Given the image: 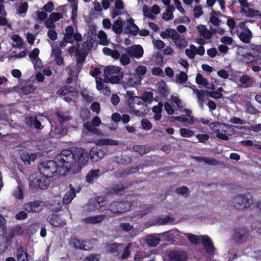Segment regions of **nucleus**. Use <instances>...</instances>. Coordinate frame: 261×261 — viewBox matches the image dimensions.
Listing matches in <instances>:
<instances>
[{
	"label": "nucleus",
	"instance_id": "f257e3e1",
	"mask_svg": "<svg viewBox=\"0 0 261 261\" xmlns=\"http://www.w3.org/2000/svg\"><path fill=\"white\" fill-rule=\"evenodd\" d=\"M56 160L60 164L61 175L65 176L66 173L69 172L76 165V159L75 155V149L72 152L69 150H63L58 154Z\"/></svg>",
	"mask_w": 261,
	"mask_h": 261
},
{
	"label": "nucleus",
	"instance_id": "f03ea898",
	"mask_svg": "<svg viewBox=\"0 0 261 261\" xmlns=\"http://www.w3.org/2000/svg\"><path fill=\"white\" fill-rule=\"evenodd\" d=\"M40 173L47 177L53 176H61L60 174V166L53 160H46L40 164L38 166Z\"/></svg>",
	"mask_w": 261,
	"mask_h": 261
},
{
	"label": "nucleus",
	"instance_id": "7ed1b4c3",
	"mask_svg": "<svg viewBox=\"0 0 261 261\" xmlns=\"http://www.w3.org/2000/svg\"><path fill=\"white\" fill-rule=\"evenodd\" d=\"M105 78L108 79L112 84H118L124 76V72L121 71L120 67L114 66H107L104 70Z\"/></svg>",
	"mask_w": 261,
	"mask_h": 261
},
{
	"label": "nucleus",
	"instance_id": "20e7f679",
	"mask_svg": "<svg viewBox=\"0 0 261 261\" xmlns=\"http://www.w3.org/2000/svg\"><path fill=\"white\" fill-rule=\"evenodd\" d=\"M234 206L237 210L249 207L253 202V196L249 192L238 194L233 199Z\"/></svg>",
	"mask_w": 261,
	"mask_h": 261
},
{
	"label": "nucleus",
	"instance_id": "39448f33",
	"mask_svg": "<svg viewBox=\"0 0 261 261\" xmlns=\"http://www.w3.org/2000/svg\"><path fill=\"white\" fill-rule=\"evenodd\" d=\"M132 204L128 201H115L109 205V210L114 213H122L128 211Z\"/></svg>",
	"mask_w": 261,
	"mask_h": 261
},
{
	"label": "nucleus",
	"instance_id": "423d86ee",
	"mask_svg": "<svg viewBox=\"0 0 261 261\" xmlns=\"http://www.w3.org/2000/svg\"><path fill=\"white\" fill-rule=\"evenodd\" d=\"M44 207V204L42 201L35 200L25 202L23 208L28 213H38L41 212Z\"/></svg>",
	"mask_w": 261,
	"mask_h": 261
},
{
	"label": "nucleus",
	"instance_id": "0eeeda50",
	"mask_svg": "<svg viewBox=\"0 0 261 261\" xmlns=\"http://www.w3.org/2000/svg\"><path fill=\"white\" fill-rule=\"evenodd\" d=\"M49 178L44 175L39 178H36L30 181V187L32 190L36 189L46 190L50 185V181Z\"/></svg>",
	"mask_w": 261,
	"mask_h": 261
},
{
	"label": "nucleus",
	"instance_id": "6e6552de",
	"mask_svg": "<svg viewBox=\"0 0 261 261\" xmlns=\"http://www.w3.org/2000/svg\"><path fill=\"white\" fill-rule=\"evenodd\" d=\"M63 39H66L70 43H73L74 41L80 42L82 39L81 34L76 32L74 33V28L72 25H68L65 29V33Z\"/></svg>",
	"mask_w": 261,
	"mask_h": 261
},
{
	"label": "nucleus",
	"instance_id": "1a4fd4ad",
	"mask_svg": "<svg viewBox=\"0 0 261 261\" xmlns=\"http://www.w3.org/2000/svg\"><path fill=\"white\" fill-rule=\"evenodd\" d=\"M76 164L79 167H82L86 165L90 157L89 152L82 148H75Z\"/></svg>",
	"mask_w": 261,
	"mask_h": 261
},
{
	"label": "nucleus",
	"instance_id": "9d476101",
	"mask_svg": "<svg viewBox=\"0 0 261 261\" xmlns=\"http://www.w3.org/2000/svg\"><path fill=\"white\" fill-rule=\"evenodd\" d=\"M222 125L220 122H214L209 124L210 128L216 134V137L221 140L227 141L229 139L228 136L225 133L220 132L221 127Z\"/></svg>",
	"mask_w": 261,
	"mask_h": 261
},
{
	"label": "nucleus",
	"instance_id": "9b49d317",
	"mask_svg": "<svg viewBox=\"0 0 261 261\" xmlns=\"http://www.w3.org/2000/svg\"><path fill=\"white\" fill-rule=\"evenodd\" d=\"M169 261H187V253L182 251L172 250L168 255Z\"/></svg>",
	"mask_w": 261,
	"mask_h": 261
},
{
	"label": "nucleus",
	"instance_id": "f8f14e48",
	"mask_svg": "<svg viewBox=\"0 0 261 261\" xmlns=\"http://www.w3.org/2000/svg\"><path fill=\"white\" fill-rule=\"evenodd\" d=\"M126 53L129 55L130 57L139 59L143 57L144 50L140 45H137L135 46L128 47L125 49Z\"/></svg>",
	"mask_w": 261,
	"mask_h": 261
},
{
	"label": "nucleus",
	"instance_id": "ddd939ff",
	"mask_svg": "<svg viewBox=\"0 0 261 261\" xmlns=\"http://www.w3.org/2000/svg\"><path fill=\"white\" fill-rule=\"evenodd\" d=\"M249 231L244 227L239 228V230H237L234 235V240L238 244H241L244 242L249 236Z\"/></svg>",
	"mask_w": 261,
	"mask_h": 261
},
{
	"label": "nucleus",
	"instance_id": "4468645a",
	"mask_svg": "<svg viewBox=\"0 0 261 261\" xmlns=\"http://www.w3.org/2000/svg\"><path fill=\"white\" fill-rule=\"evenodd\" d=\"M47 220L53 226L61 227L64 226L66 224L65 219H62L60 216L55 214L49 215Z\"/></svg>",
	"mask_w": 261,
	"mask_h": 261
},
{
	"label": "nucleus",
	"instance_id": "2eb2a0df",
	"mask_svg": "<svg viewBox=\"0 0 261 261\" xmlns=\"http://www.w3.org/2000/svg\"><path fill=\"white\" fill-rule=\"evenodd\" d=\"M133 18H130L127 20V24L124 28L125 34L135 36L138 33L139 29L138 27L135 24Z\"/></svg>",
	"mask_w": 261,
	"mask_h": 261
},
{
	"label": "nucleus",
	"instance_id": "dca6fc26",
	"mask_svg": "<svg viewBox=\"0 0 261 261\" xmlns=\"http://www.w3.org/2000/svg\"><path fill=\"white\" fill-rule=\"evenodd\" d=\"M89 155L92 162H97L104 157L105 152L97 147H93L90 150Z\"/></svg>",
	"mask_w": 261,
	"mask_h": 261
},
{
	"label": "nucleus",
	"instance_id": "f3484780",
	"mask_svg": "<svg viewBox=\"0 0 261 261\" xmlns=\"http://www.w3.org/2000/svg\"><path fill=\"white\" fill-rule=\"evenodd\" d=\"M13 238V236L9 234L7 236H0V247L2 251H6L11 245Z\"/></svg>",
	"mask_w": 261,
	"mask_h": 261
},
{
	"label": "nucleus",
	"instance_id": "a211bd4d",
	"mask_svg": "<svg viewBox=\"0 0 261 261\" xmlns=\"http://www.w3.org/2000/svg\"><path fill=\"white\" fill-rule=\"evenodd\" d=\"M70 93L72 96H74L77 94V92L75 88L71 86H64L61 87L57 91V94L61 96H64Z\"/></svg>",
	"mask_w": 261,
	"mask_h": 261
},
{
	"label": "nucleus",
	"instance_id": "6ab92c4d",
	"mask_svg": "<svg viewBox=\"0 0 261 261\" xmlns=\"http://www.w3.org/2000/svg\"><path fill=\"white\" fill-rule=\"evenodd\" d=\"M201 243L207 253H211L214 251V246L211 239L207 236H202Z\"/></svg>",
	"mask_w": 261,
	"mask_h": 261
},
{
	"label": "nucleus",
	"instance_id": "aec40b11",
	"mask_svg": "<svg viewBox=\"0 0 261 261\" xmlns=\"http://www.w3.org/2000/svg\"><path fill=\"white\" fill-rule=\"evenodd\" d=\"M106 217V215H99L94 216H90L84 218V221L86 223L97 224L103 221Z\"/></svg>",
	"mask_w": 261,
	"mask_h": 261
},
{
	"label": "nucleus",
	"instance_id": "412c9836",
	"mask_svg": "<svg viewBox=\"0 0 261 261\" xmlns=\"http://www.w3.org/2000/svg\"><path fill=\"white\" fill-rule=\"evenodd\" d=\"M69 187L70 190L65 194L63 198V202L64 204L70 203L76 195L75 189L72 187V185L69 184Z\"/></svg>",
	"mask_w": 261,
	"mask_h": 261
},
{
	"label": "nucleus",
	"instance_id": "4be33fe9",
	"mask_svg": "<svg viewBox=\"0 0 261 261\" xmlns=\"http://www.w3.org/2000/svg\"><path fill=\"white\" fill-rule=\"evenodd\" d=\"M125 188L123 185L114 184L110 188L109 192L111 194L122 195L125 193Z\"/></svg>",
	"mask_w": 261,
	"mask_h": 261
},
{
	"label": "nucleus",
	"instance_id": "5701e85b",
	"mask_svg": "<svg viewBox=\"0 0 261 261\" xmlns=\"http://www.w3.org/2000/svg\"><path fill=\"white\" fill-rule=\"evenodd\" d=\"M100 176V170L95 169L90 170L86 176V180L89 184L93 183L94 180L97 179Z\"/></svg>",
	"mask_w": 261,
	"mask_h": 261
},
{
	"label": "nucleus",
	"instance_id": "b1692460",
	"mask_svg": "<svg viewBox=\"0 0 261 261\" xmlns=\"http://www.w3.org/2000/svg\"><path fill=\"white\" fill-rule=\"evenodd\" d=\"M52 53L55 56V60L58 65L61 66L64 64V59L62 56V50L59 47L53 49Z\"/></svg>",
	"mask_w": 261,
	"mask_h": 261
},
{
	"label": "nucleus",
	"instance_id": "393cba45",
	"mask_svg": "<svg viewBox=\"0 0 261 261\" xmlns=\"http://www.w3.org/2000/svg\"><path fill=\"white\" fill-rule=\"evenodd\" d=\"M84 242L83 240L74 238L71 239L70 244L75 249L86 251L87 250L86 248V245L84 244Z\"/></svg>",
	"mask_w": 261,
	"mask_h": 261
},
{
	"label": "nucleus",
	"instance_id": "a878e982",
	"mask_svg": "<svg viewBox=\"0 0 261 261\" xmlns=\"http://www.w3.org/2000/svg\"><path fill=\"white\" fill-rule=\"evenodd\" d=\"M160 36L163 39L170 37L172 39H175L178 37V34L174 29H167L165 31L162 32Z\"/></svg>",
	"mask_w": 261,
	"mask_h": 261
},
{
	"label": "nucleus",
	"instance_id": "bb28decb",
	"mask_svg": "<svg viewBox=\"0 0 261 261\" xmlns=\"http://www.w3.org/2000/svg\"><path fill=\"white\" fill-rule=\"evenodd\" d=\"M124 25V21L120 18L116 20L113 24L112 29L113 32L116 34L120 35L123 32V27Z\"/></svg>",
	"mask_w": 261,
	"mask_h": 261
},
{
	"label": "nucleus",
	"instance_id": "cd10ccee",
	"mask_svg": "<svg viewBox=\"0 0 261 261\" xmlns=\"http://www.w3.org/2000/svg\"><path fill=\"white\" fill-rule=\"evenodd\" d=\"M239 82L242 85V87L245 88L253 86L254 83L253 79L246 74L240 77Z\"/></svg>",
	"mask_w": 261,
	"mask_h": 261
},
{
	"label": "nucleus",
	"instance_id": "c85d7f7f",
	"mask_svg": "<svg viewBox=\"0 0 261 261\" xmlns=\"http://www.w3.org/2000/svg\"><path fill=\"white\" fill-rule=\"evenodd\" d=\"M197 29L199 34L206 39H210L212 38V34L210 31L207 30L206 27L202 24L198 25Z\"/></svg>",
	"mask_w": 261,
	"mask_h": 261
},
{
	"label": "nucleus",
	"instance_id": "c756f323",
	"mask_svg": "<svg viewBox=\"0 0 261 261\" xmlns=\"http://www.w3.org/2000/svg\"><path fill=\"white\" fill-rule=\"evenodd\" d=\"M252 33L251 31L247 28L246 32H242L239 35V38L244 43H248L250 42L251 39Z\"/></svg>",
	"mask_w": 261,
	"mask_h": 261
},
{
	"label": "nucleus",
	"instance_id": "7c9ffc66",
	"mask_svg": "<svg viewBox=\"0 0 261 261\" xmlns=\"http://www.w3.org/2000/svg\"><path fill=\"white\" fill-rule=\"evenodd\" d=\"M105 200L103 197H98L96 199L92 200L90 205H92V209H100L105 205Z\"/></svg>",
	"mask_w": 261,
	"mask_h": 261
},
{
	"label": "nucleus",
	"instance_id": "2f4dec72",
	"mask_svg": "<svg viewBox=\"0 0 261 261\" xmlns=\"http://www.w3.org/2000/svg\"><path fill=\"white\" fill-rule=\"evenodd\" d=\"M16 256L18 261H29L28 259L29 254L22 250L21 246L17 249Z\"/></svg>",
	"mask_w": 261,
	"mask_h": 261
},
{
	"label": "nucleus",
	"instance_id": "473e14b6",
	"mask_svg": "<svg viewBox=\"0 0 261 261\" xmlns=\"http://www.w3.org/2000/svg\"><path fill=\"white\" fill-rule=\"evenodd\" d=\"M27 123L30 125L33 126L36 129H40L41 128V122L38 120L36 116L29 117L27 119Z\"/></svg>",
	"mask_w": 261,
	"mask_h": 261
},
{
	"label": "nucleus",
	"instance_id": "72a5a7b5",
	"mask_svg": "<svg viewBox=\"0 0 261 261\" xmlns=\"http://www.w3.org/2000/svg\"><path fill=\"white\" fill-rule=\"evenodd\" d=\"M193 91L197 95L199 105L202 106L204 101V95L207 92L203 90H199L195 88L193 89Z\"/></svg>",
	"mask_w": 261,
	"mask_h": 261
},
{
	"label": "nucleus",
	"instance_id": "f704fd0d",
	"mask_svg": "<svg viewBox=\"0 0 261 261\" xmlns=\"http://www.w3.org/2000/svg\"><path fill=\"white\" fill-rule=\"evenodd\" d=\"M158 91L160 94L164 97H166L169 94L166 87V84L164 82H160L158 84Z\"/></svg>",
	"mask_w": 261,
	"mask_h": 261
},
{
	"label": "nucleus",
	"instance_id": "c9c22d12",
	"mask_svg": "<svg viewBox=\"0 0 261 261\" xmlns=\"http://www.w3.org/2000/svg\"><path fill=\"white\" fill-rule=\"evenodd\" d=\"M86 59V56L82 54L79 53L77 55V58L76 59V68L79 71H80Z\"/></svg>",
	"mask_w": 261,
	"mask_h": 261
},
{
	"label": "nucleus",
	"instance_id": "e433bc0d",
	"mask_svg": "<svg viewBox=\"0 0 261 261\" xmlns=\"http://www.w3.org/2000/svg\"><path fill=\"white\" fill-rule=\"evenodd\" d=\"M241 13H244L247 17H253L257 15V13H259V10H255L251 8H243L241 9Z\"/></svg>",
	"mask_w": 261,
	"mask_h": 261
},
{
	"label": "nucleus",
	"instance_id": "4c0bfd02",
	"mask_svg": "<svg viewBox=\"0 0 261 261\" xmlns=\"http://www.w3.org/2000/svg\"><path fill=\"white\" fill-rule=\"evenodd\" d=\"M175 192L177 194L181 195L185 198L188 197L190 194L188 188L184 186L176 188Z\"/></svg>",
	"mask_w": 261,
	"mask_h": 261
},
{
	"label": "nucleus",
	"instance_id": "58836bf2",
	"mask_svg": "<svg viewBox=\"0 0 261 261\" xmlns=\"http://www.w3.org/2000/svg\"><path fill=\"white\" fill-rule=\"evenodd\" d=\"M133 149L134 151L138 152L141 155L148 153L149 151L148 148H146L145 146L142 145H135Z\"/></svg>",
	"mask_w": 261,
	"mask_h": 261
},
{
	"label": "nucleus",
	"instance_id": "ea45409f",
	"mask_svg": "<svg viewBox=\"0 0 261 261\" xmlns=\"http://www.w3.org/2000/svg\"><path fill=\"white\" fill-rule=\"evenodd\" d=\"M57 116V119L60 124L62 125L66 121H69L71 119V117L69 116H65L62 113L58 111L55 113Z\"/></svg>",
	"mask_w": 261,
	"mask_h": 261
},
{
	"label": "nucleus",
	"instance_id": "a19ab883",
	"mask_svg": "<svg viewBox=\"0 0 261 261\" xmlns=\"http://www.w3.org/2000/svg\"><path fill=\"white\" fill-rule=\"evenodd\" d=\"M24 233V229L20 225H17L15 226L11 230V232L9 233V235H12L13 238L14 236H21Z\"/></svg>",
	"mask_w": 261,
	"mask_h": 261
},
{
	"label": "nucleus",
	"instance_id": "79ce46f5",
	"mask_svg": "<svg viewBox=\"0 0 261 261\" xmlns=\"http://www.w3.org/2000/svg\"><path fill=\"white\" fill-rule=\"evenodd\" d=\"M180 135L185 138H190L194 135V131L187 128H180L179 129Z\"/></svg>",
	"mask_w": 261,
	"mask_h": 261
},
{
	"label": "nucleus",
	"instance_id": "37998d69",
	"mask_svg": "<svg viewBox=\"0 0 261 261\" xmlns=\"http://www.w3.org/2000/svg\"><path fill=\"white\" fill-rule=\"evenodd\" d=\"M146 241L149 246L154 247L159 244L160 239L157 237L150 236L148 238Z\"/></svg>",
	"mask_w": 261,
	"mask_h": 261
},
{
	"label": "nucleus",
	"instance_id": "c03bdc74",
	"mask_svg": "<svg viewBox=\"0 0 261 261\" xmlns=\"http://www.w3.org/2000/svg\"><path fill=\"white\" fill-rule=\"evenodd\" d=\"M196 47L193 44H191L190 45V49H186L185 54L190 59H193L195 58V55H196Z\"/></svg>",
	"mask_w": 261,
	"mask_h": 261
},
{
	"label": "nucleus",
	"instance_id": "a18cd8bd",
	"mask_svg": "<svg viewBox=\"0 0 261 261\" xmlns=\"http://www.w3.org/2000/svg\"><path fill=\"white\" fill-rule=\"evenodd\" d=\"M11 39L13 40L16 44L13 45V47H20L23 44V40L20 37V36L18 34H14L11 36Z\"/></svg>",
	"mask_w": 261,
	"mask_h": 261
},
{
	"label": "nucleus",
	"instance_id": "49530a36",
	"mask_svg": "<svg viewBox=\"0 0 261 261\" xmlns=\"http://www.w3.org/2000/svg\"><path fill=\"white\" fill-rule=\"evenodd\" d=\"M196 83L199 85L206 86L208 85V81L206 79L203 77L200 73H198L196 76Z\"/></svg>",
	"mask_w": 261,
	"mask_h": 261
},
{
	"label": "nucleus",
	"instance_id": "de8ad7c7",
	"mask_svg": "<svg viewBox=\"0 0 261 261\" xmlns=\"http://www.w3.org/2000/svg\"><path fill=\"white\" fill-rule=\"evenodd\" d=\"M141 99L145 102H151L152 101L153 93L151 92H144L142 96L141 97Z\"/></svg>",
	"mask_w": 261,
	"mask_h": 261
},
{
	"label": "nucleus",
	"instance_id": "09e8293b",
	"mask_svg": "<svg viewBox=\"0 0 261 261\" xmlns=\"http://www.w3.org/2000/svg\"><path fill=\"white\" fill-rule=\"evenodd\" d=\"M121 245H122L121 244L118 243H114L108 245L107 247V249L109 253H117L118 251V247Z\"/></svg>",
	"mask_w": 261,
	"mask_h": 261
},
{
	"label": "nucleus",
	"instance_id": "8fccbe9b",
	"mask_svg": "<svg viewBox=\"0 0 261 261\" xmlns=\"http://www.w3.org/2000/svg\"><path fill=\"white\" fill-rule=\"evenodd\" d=\"M195 137L198 140V142L203 144H205L210 139V136L206 134H197L195 135Z\"/></svg>",
	"mask_w": 261,
	"mask_h": 261
},
{
	"label": "nucleus",
	"instance_id": "3c124183",
	"mask_svg": "<svg viewBox=\"0 0 261 261\" xmlns=\"http://www.w3.org/2000/svg\"><path fill=\"white\" fill-rule=\"evenodd\" d=\"M29 5L28 3L24 2L19 6L17 10V13L19 14H26L28 10Z\"/></svg>",
	"mask_w": 261,
	"mask_h": 261
},
{
	"label": "nucleus",
	"instance_id": "603ef678",
	"mask_svg": "<svg viewBox=\"0 0 261 261\" xmlns=\"http://www.w3.org/2000/svg\"><path fill=\"white\" fill-rule=\"evenodd\" d=\"M246 112L251 115H257L260 112L254 106L250 103L246 105Z\"/></svg>",
	"mask_w": 261,
	"mask_h": 261
},
{
	"label": "nucleus",
	"instance_id": "864d4df0",
	"mask_svg": "<svg viewBox=\"0 0 261 261\" xmlns=\"http://www.w3.org/2000/svg\"><path fill=\"white\" fill-rule=\"evenodd\" d=\"M162 19L165 21H169L174 18V15L172 11L166 10V12L162 14Z\"/></svg>",
	"mask_w": 261,
	"mask_h": 261
},
{
	"label": "nucleus",
	"instance_id": "5fc2aeb1",
	"mask_svg": "<svg viewBox=\"0 0 261 261\" xmlns=\"http://www.w3.org/2000/svg\"><path fill=\"white\" fill-rule=\"evenodd\" d=\"M175 39H172L175 44V45L181 48L182 46H184V44L186 43V40L181 37L179 34L178 37H176Z\"/></svg>",
	"mask_w": 261,
	"mask_h": 261
},
{
	"label": "nucleus",
	"instance_id": "6e6d98bb",
	"mask_svg": "<svg viewBox=\"0 0 261 261\" xmlns=\"http://www.w3.org/2000/svg\"><path fill=\"white\" fill-rule=\"evenodd\" d=\"M39 53L40 50L38 48H35L32 50L29 54V58L31 61H34L35 59L38 60V58H39Z\"/></svg>",
	"mask_w": 261,
	"mask_h": 261
},
{
	"label": "nucleus",
	"instance_id": "4d7b16f0",
	"mask_svg": "<svg viewBox=\"0 0 261 261\" xmlns=\"http://www.w3.org/2000/svg\"><path fill=\"white\" fill-rule=\"evenodd\" d=\"M129 55L126 52L124 54H122L120 59V61L123 65H127L130 63V60Z\"/></svg>",
	"mask_w": 261,
	"mask_h": 261
},
{
	"label": "nucleus",
	"instance_id": "13d9d810",
	"mask_svg": "<svg viewBox=\"0 0 261 261\" xmlns=\"http://www.w3.org/2000/svg\"><path fill=\"white\" fill-rule=\"evenodd\" d=\"M131 246V243H128L127 246L124 248L122 254L121 255V259H125L128 257L130 255V251H129V249Z\"/></svg>",
	"mask_w": 261,
	"mask_h": 261
},
{
	"label": "nucleus",
	"instance_id": "bf43d9fd",
	"mask_svg": "<svg viewBox=\"0 0 261 261\" xmlns=\"http://www.w3.org/2000/svg\"><path fill=\"white\" fill-rule=\"evenodd\" d=\"M153 208V206L152 204H146L144 205L143 207L142 210H141L140 212V214L142 216H145L148 213H149L152 210V208Z\"/></svg>",
	"mask_w": 261,
	"mask_h": 261
},
{
	"label": "nucleus",
	"instance_id": "052dcab7",
	"mask_svg": "<svg viewBox=\"0 0 261 261\" xmlns=\"http://www.w3.org/2000/svg\"><path fill=\"white\" fill-rule=\"evenodd\" d=\"M143 12L144 15L148 18L153 19L154 18V16L152 14L151 10L150 8L147 6L146 5H144L143 7Z\"/></svg>",
	"mask_w": 261,
	"mask_h": 261
},
{
	"label": "nucleus",
	"instance_id": "680f3d73",
	"mask_svg": "<svg viewBox=\"0 0 261 261\" xmlns=\"http://www.w3.org/2000/svg\"><path fill=\"white\" fill-rule=\"evenodd\" d=\"M28 217V213L24 211L18 212L15 215V218L17 220H22L27 219Z\"/></svg>",
	"mask_w": 261,
	"mask_h": 261
},
{
	"label": "nucleus",
	"instance_id": "e2e57ef3",
	"mask_svg": "<svg viewBox=\"0 0 261 261\" xmlns=\"http://www.w3.org/2000/svg\"><path fill=\"white\" fill-rule=\"evenodd\" d=\"M136 72L140 77L141 76H143L146 74L147 68L145 66L140 65L136 68Z\"/></svg>",
	"mask_w": 261,
	"mask_h": 261
},
{
	"label": "nucleus",
	"instance_id": "0e129e2a",
	"mask_svg": "<svg viewBox=\"0 0 261 261\" xmlns=\"http://www.w3.org/2000/svg\"><path fill=\"white\" fill-rule=\"evenodd\" d=\"M141 125L142 128L145 130H150L152 128L151 123L146 119L142 120Z\"/></svg>",
	"mask_w": 261,
	"mask_h": 261
},
{
	"label": "nucleus",
	"instance_id": "69168bd1",
	"mask_svg": "<svg viewBox=\"0 0 261 261\" xmlns=\"http://www.w3.org/2000/svg\"><path fill=\"white\" fill-rule=\"evenodd\" d=\"M62 17L63 14L62 13L59 12H54L50 14L49 18L54 22H56Z\"/></svg>",
	"mask_w": 261,
	"mask_h": 261
},
{
	"label": "nucleus",
	"instance_id": "338daca9",
	"mask_svg": "<svg viewBox=\"0 0 261 261\" xmlns=\"http://www.w3.org/2000/svg\"><path fill=\"white\" fill-rule=\"evenodd\" d=\"M208 95L211 97L216 99H220L223 97V94L219 92V91L214 90L208 92Z\"/></svg>",
	"mask_w": 261,
	"mask_h": 261
},
{
	"label": "nucleus",
	"instance_id": "774afa93",
	"mask_svg": "<svg viewBox=\"0 0 261 261\" xmlns=\"http://www.w3.org/2000/svg\"><path fill=\"white\" fill-rule=\"evenodd\" d=\"M99 255L97 254H91L86 257L83 261H99Z\"/></svg>",
	"mask_w": 261,
	"mask_h": 261
}]
</instances>
